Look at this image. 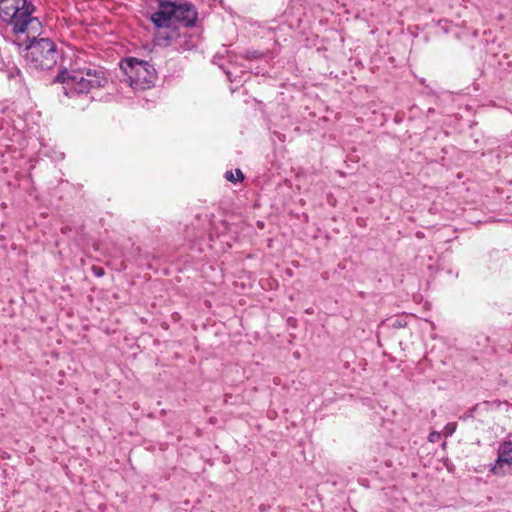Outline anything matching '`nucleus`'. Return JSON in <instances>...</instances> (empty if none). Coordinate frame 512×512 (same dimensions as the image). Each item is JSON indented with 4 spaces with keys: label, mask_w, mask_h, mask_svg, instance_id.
Returning <instances> with one entry per match:
<instances>
[{
    "label": "nucleus",
    "mask_w": 512,
    "mask_h": 512,
    "mask_svg": "<svg viewBox=\"0 0 512 512\" xmlns=\"http://www.w3.org/2000/svg\"><path fill=\"white\" fill-rule=\"evenodd\" d=\"M35 6L27 0H0V19L11 26L14 34L35 37L41 31V22L32 16Z\"/></svg>",
    "instance_id": "nucleus-1"
},
{
    "label": "nucleus",
    "mask_w": 512,
    "mask_h": 512,
    "mask_svg": "<svg viewBox=\"0 0 512 512\" xmlns=\"http://www.w3.org/2000/svg\"><path fill=\"white\" fill-rule=\"evenodd\" d=\"M55 82L62 84L65 96L73 98L88 94L92 89L104 87L107 84V78L101 69L83 68L71 74L66 70L61 71L56 76Z\"/></svg>",
    "instance_id": "nucleus-2"
},
{
    "label": "nucleus",
    "mask_w": 512,
    "mask_h": 512,
    "mask_svg": "<svg viewBox=\"0 0 512 512\" xmlns=\"http://www.w3.org/2000/svg\"><path fill=\"white\" fill-rule=\"evenodd\" d=\"M39 34L40 32L35 37L29 38L26 36L30 43L25 47V61L31 68L37 70L51 69L57 63L58 52L50 39H37Z\"/></svg>",
    "instance_id": "nucleus-3"
},
{
    "label": "nucleus",
    "mask_w": 512,
    "mask_h": 512,
    "mask_svg": "<svg viewBox=\"0 0 512 512\" xmlns=\"http://www.w3.org/2000/svg\"><path fill=\"white\" fill-rule=\"evenodd\" d=\"M121 69L130 81V85L137 89L150 87L156 80V71L147 61L137 58H126L121 62Z\"/></svg>",
    "instance_id": "nucleus-4"
},
{
    "label": "nucleus",
    "mask_w": 512,
    "mask_h": 512,
    "mask_svg": "<svg viewBox=\"0 0 512 512\" xmlns=\"http://www.w3.org/2000/svg\"><path fill=\"white\" fill-rule=\"evenodd\" d=\"M173 20L184 27L195 25L198 13L195 6L191 3H180L170 1Z\"/></svg>",
    "instance_id": "nucleus-5"
},
{
    "label": "nucleus",
    "mask_w": 512,
    "mask_h": 512,
    "mask_svg": "<svg viewBox=\"0 0 512 512\" xmlns=\"http://www.w3.org/2000/svg\"><path fill=\"white\" fill-rule=\"evenodd\" d=\"M504 465L512 466V441H504L499 445L498 456L490 472L496 476H504Z\"/></svg>",
    "instance_id": "nucleus-6"
},
{
    "label": "nucleus",
    "mask_w": 512,
    "mask_h": 512,
    "mask_svg": "<svg viewBox=\"0 0 512 512\" xmlns=\"http://www.w3.org/2000/svg\"><path fill=\"white\" fill-rule=\"evenodd\" d=\"M159 8V11L151 15V21L157 28H167L174 21L170 1L159 0Z\"/></svg>",
    "instance_id": "nucleus-7"
},
{
    "label": "nucleus",
    "mask_w": 512,
    "mask_h": 512,
    "mask_svg": "<svg viewBox=\"0 0 512 512\" xmlns=\"http://www.w3.org/2000/svg\"><path fill=\"white\" fill-rule=\"evenodd\" d=\"M388 321L390 323V326L393 327V328H396V329L404 328L407 325V322H406V320L403 317H397V318H394V319H389Z\"/></svg>",
    "instance_id": "nucleus-8"
},
{
    "label": "nucleus",
    "mask_w": 512,
    "mask_h": 512,
    "mask_svg": "<svg viewBox=\"0 0 512 512\" xmlns=\"http://www.w3.org/2000/svg\"><path fill=\"white\" fill-rule=\"evenodd\" d=\"M456 427H457L456 423H448L445 426V433H446V435L447 436L452 435L455 432Z\"/></svg>",
    "instance_id": "nucleus-9"
},
{
    "label": "nucleus",
    "mask_w": 512,
    "mask_h": 512,
    "mask_svg": "<svg viewBox=\"0 0 512 512\" xmlns=\"http://www.w3.org/2000/svg\"><path fill=\"white\" fill-rule=\"evenodd\" d=\"M439 438H440V433H438V432H432L429 434V437H428L430 442H436Z\"/></svg>",
    "instance_id": "nucleus-10"
},
{
    "label": "nucleus",
    "mask_w": 512,
    "mask_h": 512,
    "mask_svg": "<svg viewBox=\"0 0 512 512\" xmlns=\"http://www.w3.org/2000/svg\"><path fill=\"white\" fill-rule=\"evenodd\" d=\"M225 178H226L228 181H230V182H235V181H236V179H235V175L233 174V172H232V171H227V172L225 173Z\"/></svg>",
    "instance_id": "nucleus-11"
},
{
    "label": "nucleus",
    "mask_w": 512,
    "mask_h": 512,
    "mask_svg": "<svg viewBox=\"0 0 512 512\" xmlns=\"http://www.w3.org/2000/svg\"><path fill=\"white\" fill-rule=\"evenodd\" d=\"M93 272L97 277H101L104 275V270L101 267H93Z\"/></svg>",
    "instance_id": "nucleus-12"
},
{
    "label": "nucleus",
    "mask_w": 512,
    "mask_h": 512,
    "mask_svg": "<svg viewBox=\"0 0 512 512\" xmlns=\"http://www.w3.org/2000/svg\"><path fill=\"white\" fill-rule=\"evenodd\" d=\"M236 174H237L238 180H242L244 178V175L240 169H236Z\"/></svg>",
    "instance_id": "nucleus-13"
},
{
    "label": "nucleus",
    "mask_w": 512,
    "mask_h": 512,
    "mask_svg": "<svg viewBox=\"0 0 512 512\" xmlns=\"http://www.w3.org/2000/svg\"><path fill=\"white\" fill-rule=\"evenodd\" d=\"M164 38L168 40V39H171V36L167 35V36H164Z\"/></svg>",
    "instance_id": "nucleus-14"
}]
</instances>
